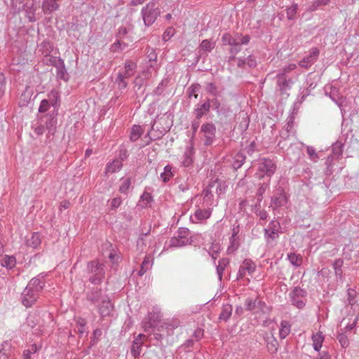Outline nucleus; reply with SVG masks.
I'll use <instances>...</instances> for the list:
<instances>
[{"instance_id": "nucleus-18", "label": "nucleus", "mask_w": 359, "mask_h": 359, "mask_svg": "<svg viewBox=\"0 0 359 359\" xmlns=\"http://www.w3.org/2000/svg\"><path fill=\"white\" fill-rule=\"evenodd\" d=\"M266 347L271 353H275L278 351V343L272 334H266L264 337Z\"/></svg>"}, {"instance_id": "nucleus-42", "label": "nucleus", "mask_w": 359, "mask_h": 359, "mask_svg": "<svg viewBox=\"0 0 359 359\" xmlns=\"http://www.w3.org/2000/svg\"><path fill=\"white\" fill-rule=\"evenodd\" d=\"M215 185H217L216 193L218 195H221L224 193L225 189H226V186L224 185V183H223L222 182H221L220 180L217 179V180L211 182L209 184L208 187H214Z\"/></svg>"}, {"instance_id": "nucleus-53", "label": "nucleus", "mask_w": 359, "mask_h": 359, "mask_svg": "<svg viewBox=\"0 0 359 359\" xmlns=\"http://www.w3.org/2000/svg\"><path fill=\"white\" fill-rule=\"evenodd\" d=\"M357 295V292L355 290L352 288H348L347 290V302L348 305L353 306L356 303L355 297Z\"/></svg>"}, {"instance_id": "nucleus-50", "label": "nucleus", "mask_w": 359, "mask_h": 359, "mask_svg": "<svg viewBox=\"0 0 359 359\" xmlns=\"http://www.w3.org/2000/svg\"><path fill=\"white\" fill-rule=\"evenodd\" d=\"M222 43L226 45H230L231 46L233 45H237L238 41L236 38H233L230 34L225 33L223 34L222 37Z\"/></svg>"}, {"instance_id": "nucleus-24", "label": "nucleus", "mask_w": 359, "mask_h": 359, "mask_svg": "<svg viewBox=\"0 0 359 359\" xmlns=\"http://www.w3.org/2000/svg\"><path fill=\"white\" fill-rule=\"evenodd\" d=\"M48 101L51 104L54 110L57 111L60 105V94L55 90H52L48 95Z\"/></svg>"}, {"instance_id": "nucleus-22", "label": "nucleus", "mask_w": 359, "mask_h": 359, "mask_svg": "<svg viewBox=\"0 0 359 359\" xmlns=\"http://www.w3.org/2000/svg\"><path fill=\"white\" fill-rule=\"evenodd\" d=\"M55 68L57 69V78L64 81L69 79V75L65 68L64 60L62 59L60 62H57Z\"/></svg>"}, {"instance_id": "nucleus-45", "label": "nucleus", "mask_w": 359, "mask_h": 359, "mask_svg": "<svg viewBox=\"0 0 359 359\" xmlns=\"http://www.w3.org/2000/svg\"><path fill=\"white\" fill-rule=\"evenodd\" d=\"M86 325V320L84 318H79L76 321V325L77 327V330L75 332L79 335L81 337L86 332L85 326Z\"/></svg>"}, {"instance_id": "nucleus-61", "label": "nucleus", "mask_w": 359, "mask_h": 359, "mask_svg": "<svg viewBox=\"0 0 359 359\" xmlns=\"http://www.w3.org/2000/svg\"><path fill=\"white\" fill-rule=\"evenodd\" d=\"M330 97L331 99L334 101L339 107L342 104V97H339L337 94V90L335 88H332L330 91Z\"/></svg>"}, {"instance_id": "nucleus-55", "label": "nucleus", "mask_w": 359, "mask_h": 359, "mask_svg": "<svg viewBox=\"0 0 359 359\" xmlns=\"http://www.w3.org/2000/svg\"><path fill=\"white\" fill-rule=\"evenodd\" d=\"M207 100L210 102V109L212 107L213 110H215L216 113L224 105L216 97L212 99L207 98Z\"/></svg>"}, {"instance_id": "nucleus-52", "label": "nucleus", "mask_w": 359, "mask_h": 359, "mask_svg": "<svg viewBox=\"0 0 359 359\" xmlns=\"http://www.w3.org/2000/svg\"><path fill=\"white\" fill-rule=\"evenodd\" d=\"M140 201L144 203L142 208H147L153 202V197L150 193L144 191L140 197Z\"/></svg>"}, {"instance_id": "nucleus-4", "label": "nucleus", "mask_w": 359, "mask_h": 359, "mask_svg": "<svg viewBox=\"0 0 359 359\" xmlns=\"http://www.w3.org/2000/svg\"><path fill=\"white\" fill-rule=\"evenodd\" d=\"M200 133L205 147H210L216 141L217 128L212 122L204 123L201 126Z\"/></svg>"}, {"instance_id": "nucleus-41", "label": "nucleus", "mask_w": 359, "mask_h": 359, "mask_svg": "<svg viewBox=\"0 0 359 359\" xmlns=\"http://www.w3.org/2000/svg\"><path fill=\"white\" fill-rule=\"evenodd\" d=\"M142 342L137 338L135 339L131 346V354L133 357L137 358L141 353Z\"/></svg>"}, {"instance_id": "nucleus-35", "label": "nucleus", "mask_w": 359, "mask_h": 359, "mask_svg": "<svg viewBox=\"0 0 359 359\" xmlns=\"http://www.w3.org/2000/svg\"><path fill=\"white\" fill-rule=\"evenodd\" d=\"M144 130L140 126L134 125L130 131V140L131 142H135L142 135Z\"/></svg>"}, {"instance_id": "nucleus-30", "label": "nucleus", "mask_w": 359, "mask_h": 359, "mask_svg": "<svg viewBox=\"0 0 359 359\" xmlns=\"http://www.w3.org/2000/svg\"><path fill=\"white\" fill-rule=\"evenodd\" d=\"M11 349V343L9 341L2 342L0 348V359H8Z\"/></svg>"}, {"instance_id": "nucleus-1", "label": "nucleus", "mask_w": 359, "mask_h": 359, "mask_svg": "<svg viewBox=\"0 0 359 359\" xmlns=\"http://www.w3.org/2000/svg\"><path fill=\"white\" fill-rule=\"evenodd\" d=\"M88 273L92 274L88 280L93 285H100L104 278V265L97 260H93L87 264Z\"/></svg>"}, {"instance_id": "nucleus-3", "label": "nucleus", "mask_w": 359, "mask_h": 359, "mask_svg": "<svg viewBox=\"0 0 359 359\" xmlns=\"http://www.w3.org/2000/svg\"><path fill=\"white\" fill-rule=\"evenodd\" d=\"M276 170V164L273 159L262 158L259 160L257 172L256 173V175L259 179H262L266 176L268 179L270 180Z\"/></svg>"}, {"instance_id": "nucleus-54", "label": "nucleus", "mask_w": 359, "mask_h": 359, "mask_svg": "<svg viewBox=\"0 0 359 359\" xmlns=\"http://www.w3.org/2000/svg\"><path fill=\"white\" fill-rule=\"evenodd\" d=\"M128 78L123 77L121 74L117 75V77L116 79V83L118 86V88L119 90H123L126 89L128 86Z\"/></svg>"}, {"instance_id": "nucleus-29", "label": "nucleus", "mask_w": 359, "mask_h": 359, "mask_svg": "<svg viewBox=\"0 0 359 359\" xmlns=\"http://www.w3.org/2000/svg\"><path fill=\"white\" fill-rule=\"evenodd\" d=\"M343 264L344 260L341 258L335 259L334 262L332 263V266L334 270L335 276L341 280L343 279Z\"/></svg>"}, {"instance_id": "nucleus-51", "label": "nucleus", "mask_w": 359, "mask_h": 359, "mask_svg": "<svg viewBox=\"0 0 359 359\" xmlns=\"http://www.w3.org/2000/svg\"><path fill=\"white\" fill-rule=\"evenodd\" d=\"M220 251V246L218 243H212L208 250V254L212 257L214 262L218 257Z\"/></svg>"}, {"instance_id": "nucleus-48", "label": "nucleus", "mask_w": 359, "mask_h": 359, "mask_svg": "<svg viewBox=\"0 0 359 359\" xmlns=\"http://www.w3.org/2000/svg\"><path fill=\"white\" fill-rule=\"evenodd\" d=\"M172 176V167L170 165H167L164 168V172L161 174L163 182L165 183L168 182Z\"/></svg>"}, {"instance_id": "nucleus-37", "label": "nucleus", "mask_w": 359, "mask_h": 359, "mask_svg": "<svg viewBox=\"0 0 359 359\" xmlns=\"http://www.w3.org/2000/svg\"><path fill=\"white\" fill-rule=\"evenodd\" d=\"M269 182L270 180L268 179L267 182H264L262 184H260L256 193V198L257 202L261 203L262 201L263 195L265 193L267 188L269 187Z\"/></svg>"}, {"instance_id": "nucleus-21", "label": "nucleus", "mask_w": 359, "mask_h": 359, "mask_svg": "<svg viewBox=\"0 0 359 359\" xmlns=\"http://www.w3.org/2000/svg\"><path fill=\"white\" fill-rule=\"evenodd\" d=\"M58 0H43L42 4V9L45 13H50L56 11L59 6L57 3Z\"/></svg>"}, {"instance_id": "nucleus-5", "label": "nucleus", "mask_w": 359, "mask_h": 359, "mask_svg": "<svg viewBox=\"0 0 359 359\" xmlns=\"http://www.w3.org/2000/svg\"><path fill=\"white\" fill-rule=\"evenodd\" d=\"M307 291L300 287H294L290 292L291 304L298 309H303L306 304Z\"/></svg>"}, {"instance_id": "nucleus-20", "label": "nucleus", "mask_w": 359, "mask_h": 359, "mask_svg": "<svg viewBox=\"0 0 359 359\" xmlns=\"http://www.w3.org/2000/svg\"><path fill=\"white\" fill-rule=\"evenodd\" d=\"M194 147L193 145H191L190 147H187L185 149V151L184 153L183 157L184 159L182 162V164L184 167H189L193 163V158L192 156L194 155Z\"/></svg>"}, {"instance_id": "nucleus-63", "label": "nucleus", "mask_w": 359, "mask_h": 359, "mask_svg": "<svg viewBox=\"0 0 359 359\" xmlns=\"http://www.w3.org/2000/svg\"><path fill=\"white\" fill-rule=\"evenodd\" d=\"M306 151L311 160L315 162L317 161L318 156L313 147H307Z\"/></svg>"}, {"instance_id": "nucleus-2", "label": "nucleus", "mask_w": 359, "mask_h": 359, "mask_svg": "<svg viewBox=\"0 0 359 359\" xmlns=\"http://www.w3.org/2000/svg\"><path fill=\"white\" fill-rule=\"evenodd\" d=\"M161 11L158 6L154 1L149 2L142 8L141 15L144 23L147 27L151 25L160 15Z\"/></svg>"}, {"instance_id": "nucleus-25", "label": "nucleus", "mask_w": 359, "mask_h": 359, "mask_svg": "<svg viewBox=\"0 0 359 359\" xmlns=\"http://www.w3.org/2000/svg\"><path fill=\"white\" fill-rule=\"evenodd\" d=\"M232 111L231 108L224 104L217 112V116L220 118V120L226 123L228 121V118L231 116Z\"/></svg>"}, {"instance_id": "nucleus-44", "label": "nucleus", "mask_w": 359, "mask_h": 359, "mask_svg": "<svg viewBox=\"0 0 359 359\" xmlns=\"http://www.w3.org/2000/svg\"><path fill=\"white\" fill-rule=\"evenodd\" d=\"M201 85L199 83H193L191 84L187 90V95L189 97H194L195 99L198 98L197 92L200 90Z\"/></svg>"}, {"instance_id": "nucleus-7", "label": "nucleus", "mask_w": 359, "mask_h": 359, "mask_svg": "<svg viewBox=\"0 0 359 359\" xmlns=\"http://www.w3.org/2000/svg\"><path fill=\"white\" fill-rule=\"evenodd\" d=\"M190 231L189 229L180 227L177 231V236L170 238L169 241V246L172 248L182 247L187 244H191V241H189L188 236Z\"/></svg>"}, {"instance_id": "nucleus-31", "label": "nucleus", "mask_w": 359, "mask_h": 359, "mask_svg": "<svg viewBox=\"0 0 359 359\" xmlns=\"http://www.w3.org/2000/svg\"><path fill=\"white\" fill-rule=\"evenodd\" d=\"M57 126V118L55 117L53 114L50 116L47 117L46 121L45 128L48 130V133L53 135L55 132Z\"/></svg>"}, {"instance_id": "nucleus-11", "label": "nucleus", "mask_w": 359, "mask_h": 359, "mask_svg": "<svg viewBox=\"0 0 359 359\" xmlns=\"http://www.w3.org/2000/svg\"><path fill=\"white\" fill-rule=\"evenodd\" d=\"M105 297L106 295L102 294L101 288L93 287L86 292V299L93 304H100Z\"/></svg>"}, {"instance_id": "nucleus-49", "label": "nucleus", "mask_w": 359, "mask_h": 359, "mask_svg": "<svg viewBox=\"0 0 359 359\" xmlns=\"http://www.w3.org/2000/svg\"><path fill=\"white\" fill-rule=\"evenodd\" d=\"M297 9V4H293L290 7H288L286 9V14L288 20H292L295 19Z\"/></svg>"}, {"instance_id": "nucleus-59", "label": "nucleus", "mask_w": 359, "mask_h": 359, "mask_svg": "<svg viewBox=\"0 0 359 359\" xmlns=\"http://www.w3.org/2000/svg\"><path fill=\"white\" fill-rule=\"evenodd\" d=\"M146 54L149 62L155 63L156 62L157 54L154 48L147 47L146 48Z\"/></svg>"}, {"instance_id": "nucleus-9", "label": "nucleus", "mask_w": 359, "mask_h": 359, "mask_svg": "<svg viewBox=\"0 0 359 359\" xmlns=\"http://www.w3.org/2000/svg\"><path fill=\"white\" fill-rule=\"evenodd\" d=\"M319 54L320 51L318 48H312L309 51V54L299 62V66L302 68L309 69L317 61Z\"/></svg>"}, {"instance_id": "nucleus-15", "label": "nucleus", "mask_w": 359, "mask_h": 359, "mask_svg": "<svg viewBox=\"0 0 359 359\" xmlns=\"http://www.w3.org/2000/svg\"><path fill=\"white\" fill-rule=\"evenodd\" d=\"M210 102L206 99L203 103H198L194 109V114L197 120H200L203 116L210 111Z\"/></svg>"}, {"instance_id": "nucleus-26", "label": "nucleus", "mask_w": 359, "mask_h": 359, "mask_svg": "<svg viewBox=\"0 0 359 359\" xmlns=\"http://www.w3.org/2000/svg\"><path fill=\"white\" fill-rule=\"evenodd\" d=\"M123 166L121 160L116 159L107 165L105 173H114L118 171Z\"/></svg>"}, {"instance_id": "nucleus-33", "label": "nucleus", "mask_w": 359, "mask_h": 359, "mask_svg": "<svg viewBox=\"0 0 359 359\" xmlns=\"http://www.w3.org/2000/svg\"><path fill=\"white\" fill-rule=\"evenodd\" d=\"M344 144L341 141H337L332 146V154L337 160H339L343 154Z\"/></svg>"}, {"instance_id": "nucleus-6", "label": "nucleus", "mask_w": 359, "mask_h": 359, "mask_svg": "<svg viewBox=\"0 0 359 359\" xmlns=\"http://www.w3.org/2000/svg\"><path fill=\"white\" fill-rule=\"evenodd\" d=\"M288 201L286 192L284 189L281 187L276 188L271 198V203L269 208H271L273 210H276L281 207L285 206Z\"/></svg>"}, {"instance_id": "nucleus-32", "label": "nucleus", "mask_w": 359, "mask_h": 359, "mask_svg": "<svg viewBox=\"0 0 359 359\" xmlns=\"http://www.w3.org/2000/svg\"><path fill=\"white\" fill-rule=\"evenodd\" d=\"M313 346L315 351H319L322 347L323 342L324 341V336L322 332H318L312 337Z\"/></svg>"}, {"instance_id": "nucleus-12", "label": "nucleus", "mask_w": 359, "mask_h": 359, "mask_svg": "<svg viewBox=\"0 0 359 359\" xmlns=\"http://www.w3.org/2000/svg\"><path fill=\"white\" fill-rule=\"evenodd\" d=\"M215 46V42L212 40L205 39L203 40L198 48V56L196 57V62L200 60V57L203 55L212 51Z\"/></svg>"}, {"instance_id": "nucleus-64", "label": "nucleus", "mask_w": 359, "mask_h": 359, "mask_svg": "<svg viewBox=\"0 0 359 359\" xmlns=\"http://www.w3.org/2000/svg\"><path fill=\"white\" fill-rule=\"evenodd\" d=\"M266 229H270L271 231H276V233H279L280 229V224L279 222L276 220H272L271 222H270Z\"/></svg>"}, {"instance_id": "nucleus-62", "label": "nucleus", "mask_w": 359, "mask_h": 359, "mask_svg": "<svg viewBox=\"0 0 359 359\" xmlns=\"http://www.w3.org/2000/svg\"><path fill=\"white\" fill-rule=\"evenodd\" d=\"M132 26L130 25L128 27L121 26L118 28L117 33H116V37L118 39L123 38L130 30H131Z\"/></svg>"}, {"instance_id": "nucleus-57", "label": "nucleus", "mask_w": 359, "mask_h": 359, "mask_svg": "<svg viewBox=\"0 0 359 359\" xmlns=\"http://www.w3.org/2000/svg\"><path fill=\"white\" fill-rule=\"evenodd\" d=\"M150 266H151V264H150L149 259L147 257H145L141 264V269L138 272V275L140 276H143L147 272V271L149 269Z\"/></svg>"}, {"instance_id": "nucleus-60", "label": "nucleus", "mask_w": 359, "mask_h": 359, "mask_svg": "<svg viewBox=\"0 0 359 359\" xmlns=\"http://www.w3.org/2000/svg\"><path fill=\"white\" fill-rule=\"evenodd\" d=\"M264 237L267 242L270 241H273L278 238V233H276V231H271L270 229H264Z\"/></svg>"}, {"instance_id": "nucleus-8", "label": "nucleus", "mask_w": 359, "mask_h": 359, "mask_svg": "<svg viewBox=\"0 0 359 359\" xmlns=\"http://www.w3.org/2000/svg\"><path fill=\"white\" fill-rule=\"evenodd\" d=\"M276 79L278 90L280 95L289 96L288 91L292 88V85L294 83L292 78L284 73L279 72L276 75Z\"/></svg>"}, {"instance_id": "nucleus-47", "label": "nucleus", "mask_w": 359, "mask_h": 359, "mask_svg": "<svg viewBox=\"0 0 359 359\" xmlns=\"http://www.w3.org/2000/svg\"><path fill=\"white\" fill-rule=\"evenodd\" d=\"M330 0H316L307 8L308 11H314L320 6L327 5Z\"/></svg>"}, {"instance_id": "nucleus-10", "label": "nucleus", "mask_w": 359, "mask_h": 359, "mask_svg": "<svg viewBox=\"0 0 359 359\" xmlns=\"http://www.w3.org/2000/svg\"><path fill=\"white\" fill-rule=\"evenodd\" d=\"M39 294L26 287L21 294L22 304L27 308L31 307L36 302Z\"/></svg>"}, {"instance_id": "nucleus-43", "label": "nucleus", "mask_w": 359, "mask_h": 359, "mask_svg": "<svg viewBox=\"0 0 359 359\" xmlns=\"http://www.w3.org/2000/svg\"><path fill=\"white\" fill-rule=\"evenodd\" d=\"M102 334V332L100 328H97L93 330V335L91 337V339L90 341V345L88 347V350L90 349L93 346H95L98 342Z\"/></svg>"}, {"instance_id": "nucleus-58", "label": "nucleus", "mask_w": 359, "mask_h": 359, "mask_svg": "<svg viewBox=\"0 0 359 359\" xmlns=\"http://www.w3.org/2000/svg\"><path fill=\"white\" fill-rule=\"evenodd\" d=\"M167 84H168V80L165 79V80H162L159 84L158 85V86L155 88V90H154V95H161L163 94L165 87L167 86Z\"/></svg>"}, {"instance_id": "nucleus-28", "label": "nucleus", "mask_w": 359, "mask_h": 359, "mask_svg": "<svg viewBox=\"0 0 359 359\" xmlns=\"http://www.w3.org/2000/svg\"><path fill=\"white\" fill-rule=\"evenodd\" d=\"M233 308L231 304H224L222 308V311L219 314V320L226 322L232 314Z\"/></svg>"}, {"instance_id": "nucleus-34", "label": "nucleus", "mask_w": 359, "mask_h": 359, "mask_svg": "<svg viewBox=\"0 0 359 359\" xmlns=\"http://www.w3.org/2000/svg\"><path fill=\"white\" fill-rule=\"evenodd\" d=\"M229 263V259L226 257L222 258L219 260L218 265L217 266V273L220 281L222 280L224 271Z\"/></svg>"}, {"instance_id": "nucleus-13", "label": "nucleus", "mask_w": 359, "mask_h": 359, "mask_svg": "<svg viewBox=\"0 0 359 359\" xmlns=\"http://www.w3.org/2000/svg\"><path fill=\"white\" fill-rule=\"evenodd\" d=\"M255 269V264L250 259H245L239 268L237 278H243L247 273L252 274Z\"/></svg>"}, {"instance_id": "nucleus-39", "label": "nucleus", "mask_w": 359, "mask_h": 359, "mask_svg": "<svg viewBox=\"0 0 359 359\" xmlns=\"http://www.w3.org/2000/svg\"><path fill=\"white\" fill-rule=\"evenodd\" d=\"M290 332V325L286 320H283L280 323V328L279 330V336L280 339H285Z\"/></svg>"}, {"instance_id": "nucleus-56", "label": "nucleus", "mask_w": 359, "mask_h": 359, "mask_svg": "<svg viewBox=\"0 0 359 359\" xmlns=\"http://www.w3.org/2000/svg\"><path fill=\"white\" fill-rule=\"evenodd\" d=\"M337 339L343 348H347L349 346V340L344 333H339L337 336Z\"/></svg>"}, {"instance_id": "nucleus-19", "label": "nucleus", "mask_w": 359, "mask_h": 359, "mask_svg": "<svg viewBox=\"0 0 359 359\" xmlns=\"http://www.w3.org/2000/svg\"><path fill=\"white\" fill-rule=\"evenodd\" d=\"M1 266L6 267L8 270L13 269L16 265V259L13 255H4L0 260Z\"/></svg>"}, {"instance_id": "nucleus-16", "label": "nucleus", "mask_w": 359, "mask_h": 359, "mask_svg": "<svg viewBox=\"0 0 359 359\" xmlns=\"http://www.w3.org/2000/svg\"><path fill=\"white\" fill-rule=\"evenodd\" d=\"M44 285V282L39 277H34L29 280L26 287L32 290V291L40 293L43 289Z\"/></svg>"}, {"instance_id": "nucleus-40", "label": "nucleus", "mask_w": 359, "mask_h": 359, "mask_svg": "<svg viewBox=\"0 0 359 359\" xmlns=\"http://www.w3.org/2000/svg\"><path fill=\"white\" fill-rule=\"evenodd\" d=\"M39 348L35 344H32L28 349H25L22 352V359H33L32 355L35 354Z\"/></svg>"}, {"instance_id": "nucleus-46", "label": "nucleus", "mask_w": 359, "mask_h": 359, "mask_svg": "<svg viewBox=\"0 0 359 359\" xmlns=\"http://www.w3.org/2000/svg\"><path fill=\"white\" fill-rule=\"evenodd\" d=\"M122 184L119 187V192L126 194L131 186V179L130 177L121 178Z\"/></svg>"}, {"instance_id": "nucleus-38", "label": "nucleus", "mask_w": 359, "mask_h": 359, "mask_svg": "<svg viewBox=\"0 0 359 359\" xmlns=\"http://www.w3.org/2000/svg\"><path fill=\"white\" fill-rule=\"evenodd\" d=\"M287 259L290 264L296 267L300 266L302 264L303 259L300 255L296 253H290L287 255Z\"/></svg>"}, {"instance_id": "nucleus-14", "label": "nucleus", "mask_w": 359, "mask_h": 359, "mask_svg": "<svg viewBox=\"0 0 359 359\" xmlns=\"http://www.w3.org/2000/svg\"><path fill=\"white\" fill-rule=\"evenodd\" d=\"M99 312L102 317H107L111 316L114 309V306L107 296L97 304Z\"/></svg>"}, {"instance_id": "nucleus-36", "label": "nucleus", "mask_w": 359, "mask_h": 359, "mask_svg": "<svg viewBox=\"0 0 359 359\" xmlns=\"http://www.w3.org/2000/svg\"><path fill=\"white\" fill-rule=\"evenodd\" d=\"M210 215L211 211L210 209H198L195 211L194 217L197 220L196 222H198V221L207 219L210 217Z\"/></svg>"}, {"instance_id": "nucleus-23", "label": "nucleus", "mask_w": 359, "mask_h": 359, "mask_svg": "<svg viewBox=\"0 0 359 359\" xmlns=\"http://www.w3.org/2000/svg\"><path fill=\"white\" fill-rule=\"evenodd\" d=\"M41 243V236L38 232L33 233L31 237L27 238L26 241L27 245L34 249L38 248L40 245Z\"/></svg>"}, {"instance_id": "nucleus-17", "label": "nucleus", "mask_w": 359, "mask_h": 359, "mask_svg": "<svg viewBox=\"0 0 359 359\" xmlns=\"http://www.w3.org/2000/svg\"><path fill=\"white\" fill-rule=\"evenodd\" d=\"M125 70L123 72H119L123 77L129 79L136 72L137 64L133 61H127L124 65Z\"/></svg>"}, {"instance_id": "nucleus-27", "label": "nucleus", "mask_w": 359, "mask_h": 359, "mask_svg": "<svg viewBox=\"0 0 359 359\" xmlns=\"http://www.w3.org/2000/svg\"><path fill=\"white\" fill-rule=\"evenodd\" d=\"M246 159L245 155L242 152L237 153L234 158L233 161L232 162V168L234 170H237L238 169L241 168V166L243 165Z\"/></svg>"}]
</instances>
